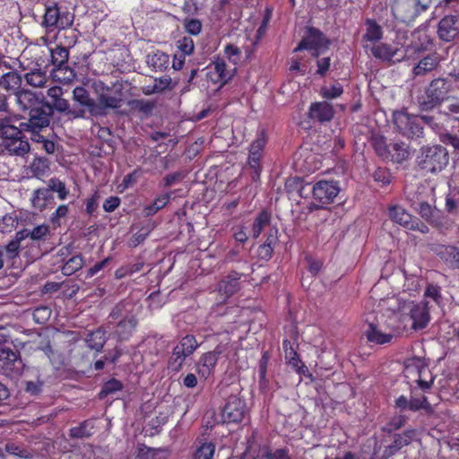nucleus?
Wrapping results in <instances>:
<instances>
[{"instance_id":"nucleus-1","label":"nucleus","mask_w":459,"mask_h":459,"mask_svg":"<svg viewBox=\"0 0 459 459\" xmlns=\"http://www.w3.org/2000/svg\"><path fill=\"white\" fill-rule=\"evenodd\" d=\"M218 394L225 399L221 417L226 424L240 423L247 415L248 409L244 399L239 397L241 386L238 383L221 382L217 387Z\"/></svg>"},{"instance_id":"nucleus-2","label":"nucleus","mask_w":459,"mask_h":459,"mask_svg":"<svg viewBox=\"0 0 459 459\" xmlns=\"http://www.w3.org/2000/svg\"><path fill=\"white\" fill-rule=\"evenodd\" d=\"M453 90L451 79L437 77L433 79L424 89L422 94L417 97V106L422 112L431 111L449 100Z\"/></svg>"},{"instance_id":"nucleus-3","label":"nucleus","mask_w":459,"mask_h":459,"mask_svg":"<svg viewBox=\"0 0 459 459\" xmlns=\"http://www.w3.org/2000/svg\"><path fill=\"white\" fill-rule=\"evenodd\" d=\"M449 163V153L440 144L424 145L417 156L419 168L426 172L436 174L444 170Z\"/></svg>"},{"instance_id":"nucleus-4","label":"nucleus","mask_w":459,"mask_h":459,"mask_svg":"<svg viewBox=\"0 0 459 459\" xmlns=\"http://www.w3.org/2000/svg\"><path fill=\"white\" fill-rule=\"evenodd\" d=\"M432 0H393L391 12L395 20L411 23L423 12H426Z\"/></svg>"},{"instance_id":"nucleus-5","label":"nucleus","mask_w":459,"mask_h":459,"mask_svg":"<svg viewBox=\"0 0 459 459\" xmlns=\"http://www.w3.org/2000/svg\"><path fill=\"white\" fill-rule=\"evenodd\" d=\"M393 123L395 130L408 139H418L424 135V128L418 115L397 110L393 113Z\"/></svg>"},{"instance_id":"nucleus-6","label":"nucleus","mask_w":459,"mask_h":459,"mask_svg":"<svg viewBox=\"0 0 459 459\" xmlns=\"http://www.w3.org/2000/svg\"><path fill=\"white\" fill-rule=\"evenodd\" d=\"M53 115L52 109L45 101L27 115H21L23 121L20 122V126L24 132L43 131L50 126Z\"/></svg>"},{"instance_id":"nucleus-7","label":"nucleus","mask_w":459,"mask_h":459,"mask_svg":"<svg viewBox=\"0 0 459 459\" xmlns=\"http://www.w3.org/2000/svg\"><path fill=\"white\" fill-rule=\"evenodd\" d=\"M199 344L194 335L187 334L173 348L168 361V368L173 372H178L187 357L192 355Z\"/></svg>"},{"instance_id":"nucleus-8","label":"nucleus","mask_w":459,"mask_h":459,"mask_svg":"<svg viewBox=\"0 0 459 459\" xmlns=\"http://www.w3.org/2000/svg\"><path fill=\"white\" fill-rule=\"evenodd\" d=\"M388 217L395 223L410 230H417L422 234L429 232V228L419 218L410 214L403 207L393 205L388 209Z\"/></svg>"},{"instance_id":"nucleus-9","label":"nucleus","mask_w":459,"mask_h":459,"mask_svg":"<svg viewBox=\"0 0 459 459\" xmlns=\"http://www.w3.org/2000/svg\"><path fill=\"white\" fill-rule=\"evenodd\" d=\"M340 190L341 188L337 181L319 180L313 186L312 195L315 201L325 205L333 203Z\"/></svg>"},{"instance_id":"nucleus-10","label":"nucleus","mask_w":459,"mask_h":459,"mask_svg":"<svg viewBox=\"0 0 459 459\" xmlns=\"http://www.w3.org/2000/svg\"><path fill=\"white\" fill-rule=\"evenodd\" d=\"M141 307L131 299H123L116 304L108 316L110 323L137 319L140 314Z\"/></svg>"},{"instance_id":"nucleus-11","label":"nucleus","mask_w":459,"mask_h":459,"mask_svg":"<svg viewBox=\"0 0 459 459\" xmlns=\"http://www.w3.org/2000/svg\"><path fill=\"white\" fill-rule=\"evenodd\" d=\"M411 206L420 215V217L432 226L438 227L442 224L441 212L428 202L417 198L416 200L408 197Z\"/></svg>"},{"instance_id":"nucleus-12","label":"nucleus","mask_w":459,"mask_h":459,"mask_svg":"<svg viewBox=\"0 0 459 459\" xmlns=\"http://www.w3.org/2000/svg\"><path fill=\"white\" fill-rule=\"evenodd\" d=\"M15 100L22 115H27L46 101L42 93L37 94L27 89L18 91Z\"/></svg>"},{"instance_id":"nucleus-13","label":"nucleus","mask_w":459,"mask_h":459,"mask_svg":"<svg viewBox=\"0 0 459 459\" xmlns=\"http://www.w3.org/2000/svg\"><path fill=\"white\" fill-rule=\"evenodd\" d=\"M329 45L330 40L325 37L321 30L315 27H309L307 28V37L300 40L294 52L321 48L327 49Z\"/></svg>"},{"instance_id":"nucleus-14","label":"nucleus","mask_w":459,"mask_h":459,"mask_svg":"<svg viewBox=\"0 0 459 459\" xmlns=\"http://www.w3.org/2000/svg\"><path fill=\"white\" fill-rule=\"evenodd\" d=\"M437 35L446 42L453 41L459 36V15H446L442 18L438 22Z\"/></svg>"},{"instance_id":"nucleus-15","label":"nucleus","mask_w":459,"mask_h":459,"mask_svg":"<svg viewBox=\"0 0 459 459\" xmlns=\"http://www.w3.org/2000/svg\"><path fill=\"white\" fill-rule=\"evenodd\" d=\"M0 362L7 373L18 374L22 371V362L18 351L0 344Z\"/></svg>"},{"instance_id":"nucleus-16","label":"nucleus","mask_w":459,"mask_h":459,"mask_svg":"<svg viewBox=\"0 0 459 459\" xmlns=\"http://www.w3.org/2000/svg\"><path fill=\"white\" fill-rule=\"evenodd\" d=\"M410 317L412 320V329H424L430 320L429 302L421 301L413 304L410 309Z\"/></svg>"},{"instance_id":"nucleus-17","label":"nucleus","mask_w":459,"mask_h":459,"mask_svg":"<svg viewBox=\"0 0 459 459\" xmlns=\"http://www.w3.org/2000/svg\"><path fill=\"white\" fill-rule=\"evenodd\" d=\"M333 115V106L326 101L312 103L308 110V117L319 123L331 121Z\"/></svg>"},{"instance_id":"nucleus-18","label":"nucleus","mask_w":459,"mask_h":459,"mask_svg":"<svg viewBox=\"0 0 459 459\" xmlns=\"http://www.w3.org/2000/svg\"><path fill=\"white\" fill-rule=\"evenodd\" d=\"M63 94L64 91L60 86H53L48 90L47 95L49 100H46V102L48 104L53 113L56 110L65 115L69 102L63 98Z\"/></svg>"},{"instance_id":"nucleus-19","label":"nucleus","mask_w":459,"mask_h":459,"mask_svg":"<svg viewBox=\"0 0 459 459\" xmlns=\"http://www.w3.org/2000/svg\"><path fill=\"white\" fill-rule=\"evenodd\" d=\"M73 100L74 102H80L87 106L88 113L91 117H100L101 114L100 108L97 106V102L90 97V93L84 87L77 86L74 89Z\"/></svg>"},{"instance_id":"nucleus-20","label":"nucleus","mask_w":459,"mask_h":459,"mask_svg":"<svg viewBox=\"0 0 459 459\" xmlns=\"http://www.w3.org/2000/svg\"><path fill=\"white\" fill-rule=\"evenodd\" d=\"M240 277L241 273L231 272L219 282L218 291L223 297V301L239 290Z\"/></svg>"},{"instance_id":"nucleus-21","label":"nucleus","mask_w":459,"mask_h":459,"mask_svg":"<svg viewBox=\"0 0 459 459\" xmlns=\"http://www.w3.org/2000/svg\"><path fill=\"white\" fill-rule=\"evenodd\" d=\"M370 50L374 57L383 61L394 62L395 57L396 61H401L404 57V54H399L398 48H393L386 43L375 44Z\"/></svg>"},{"instance_id":"nucleus-22","label":"nucleus","mask_w":459,"mask_h":459,"mask_svg":"<svg viewBox=\"0 0 459 459\" xmlns=\"http://www.w3.org/2000/svg\"><path fill=\"white\" fill-rule=\"evenodd\" d=\"M171 450L169 447H151L144 444H139L136 447V458L138 459H169Z\"/></svg>"},{"instance_id":"nucleus-23","label":"nucleus","mask_w":459,"mask_h":459,"mask_svg":"<svg viewBox=\"0 0 459 459\" xmlns=\"http://www.w3.org/2000/svg\"><path fill=\"white\" fill-rule=\"evenodd\" d=\"M0 147L3 153L19 157H23L30 152L29 143L22 140V137L13 140H3Z\"/></svg>"},{"instance_id":"nucleus-24","label":"nucleus","mask_w":459,"mask_h":459,"mask_svg":"<svg viewBox=\"0 0 459 459\" xmlns=\"http://www.w3.org/2000/svg\"><path fill=\"white\" fill-rule=\"evenodd\" d=\"M22 76L17 71H11L0 76V88L17 95L22 88Z\"/></svg>"},{"instance_id":"nucleus-25","label":"nucleus","mask_w":459,"mask_h":459,"mask_svg":"<svg viewBox=\"0 0 459 459\" xmlns=\"http://www.w3.org/2000/svg\"><path fill=\"white\" fill-rule=\"evenodd\" d=\"M440 61L437 53L429 54L419 61L412 73L414 76H424L428 73L434 71L438 66Z\"/></svg>"},{"instance_id":"nucleus-26","label":"nucleus","mask_w":459,"mask_h":459,"mask_svg":"<svg viewBox=\"0 0 459 459\" xmlns=\"http://www.w3.org/2000/svg\"><path fill=\"white\" fill-rule=\"evenodd\" d=\"M73 20L65 17V21L60 17L59 9L55 6H50L46 9L43 24L46 27L58 26L60 28H65L72 25Z\"/></svg>"},{"instance_id":"nucleus-27","label":"nucleus","mask_w":459,"mask_h":459,"mask_svg":"<svg viewBox=\"0 0 459 459\" xmlns=\"http://www.w3.org/2000/svg\"><path fill=\"white\" fill-rule=\"evenodd\" d=\"M414 437H415L414 429H408V430H405L404 432H403L402 434H396L394 436V442L385 448V455L386 456L394 455L401 448L408 446L412 441Z\"/></svg>"},{"instance_id":"nucleus-28","label":"nucleus","mask_w":459,"mask_h":459,"mask_svg":"<svg viewBox=\"0 0 459 459\" xmlns=\"http://www.w3.org/2000/svg\"><path fill=\"white\" fill-rule=\"evenodd\" d=\"M437 254L448 266L459 270V247L451 245L440 246Z\"/></svg>"},{"instance_id":"nucleus-29","label":"nucleus","mask_w":459,"mask_h":459,"mask_svg":"<svg viewBox=\"0 0 459 459\" xmlns=\"http://www.w3.org/2000/svg\"><path fill=\"white\" fill-rule=\"evenodd\" d=\"M123 105L122 99L113 96L107 91L99 94L97 106L100 108L101 114L100 117L107 115V109H117Z\"/></svg>"},{"instance_id":"nucleus-30","label":"nucleus","mask_w":459,"mask_h":459,"mask_svg":"<svg viewBox=\"0 0 459 459\" xmlns=\"http://www.w3.org/2000/svg\"><path fill=\"white\" fill-rule=\"evenodd\" d=\"M114 323L116 324L114 335L117 338L118 341L122 342L128 340L133 335L138 325V318L124 321L122 320Z\"/></svg>"},{"instance_id":"nucleus-31","label":"nucleus","mask_w":459,"mask_h":459,"mask_svg":"<svg viewBox=\"0 0 459 459\" xmlns=\"http://www.w3.org/2000/svg\"><path fill=\"white\" fill-rule=\"evenodd\" d=\"M382 26L374 19L367 18L365 20V33L362 37L363 40L369 42H378L383 39Z\"/></svg>"},{"instance_id":"nucleus-32","label":"nucleus","mask_w":459,"mask_h":459,"mask_svg":"<svg viewBox=\"0 0 459 459\" xmlns=\"http://www.w3.org/2000/svg\"><path fill=\"white\" fill-rule=\"evenodd\" d=\"M146 63L154 71H163L169 65V56L162 51H156L146 56Z\"/></svg>"},{"instance_id":"nucleus-33","label":"nucleus","mask_w":459,"mask_h":459,"mask_svg":"<svg viewBox=\"0 0 459 459\" xmlns=\"http://www.w3.org/2000/svg\"><path fill=\"white\" fill-rule=\"evenodd\" d=\"M26 83L33 88H44L48 81L47 73L41 69H32L23 77Z\"/></svg>"},{"instance_id":"nucleus-34","label":"nucleus","mask_w":459,"mask_h":459,"mask_svg":"<svg viewBox=\"0 0 459 459\" xmlns=\"http://www.w3.org/2000/svg\"><path fill=\"white\" fill-rule=\"evenodd\" d=\"M391 157L388 160H392L396 163H402L408 160L410 157L409 147L403 142H396L390 144Z\"/></svg>"},{"instance_id":"nucleus-35","label":"nucleus","mask_w":459,"mask_h":459,"mask_svg":"<svg viewBox=\"0 0 459 459\" xmlns=\"http://www.w3.org/2000/svg\"><path fill=\"white\" fill-rule=\"evenodd\" d=\"M53 194L48 186L47 188H39L35 190L31 201L34 207L42 211L47 207L49 202L53 201Z\"/></svg>"},{"instance_id":"nucleus-36","label":"nucleus","mask_w":459,"mask_h":459,"mask_svg":"<svg viewBox=\"0 0 459 459\" xmlns=\"http://www.w3.org/2000/svg\"><path fill=\"white\" fill-rule=\"evenodd\" d=\"M107 338L105 335V332L101 329H97L96 331L91 332L86 339L85 342L87 346L91 350H94L97 352L100 351L106 343Z\"/></svg>"},{"instance_id":"nucleus-37","label":"nucleus","mask_w":459,"mask_h":459,"mask_svg":"<svg viewBox=\"0 0 459 459\" xmlns=\"http://www.w3.org/2000/svg\"><path fill=\"white\" fill-rule=\"evenodd\" d=\"M366 336L369 342L377 344H385L393 339V334L383 333L374 324H369L366 331Z\"/></svg>"},{"instance_id":"nucleus-38","label":"nucleus","mask_w":459,"mask_h":459,"mask_svg":"<svg viewBox=\"0 0 459 459\" xmlns=\"http://www.w3.org/2000/svg\"><path fill=\"white\" fill-rule=\"evenodd\" d=\"M48 51L50 53L51 64L55 68L64 66L67 64L69 57L67 48L56 45L55 48H49Z\"/></svg>"},{"instance_id":"nucleus-39","label":"nucleus","mask_w":459,"mask_h":459,"mask_svg":"<svg viewBox=\"0 0 459 459\" xmlns=\"http://www.w3.org/2000/svg\"><path fill=\"white\" fill-rule=\"evenodd\" d=\"M49 164L50 162L47 158H35L30 165L31 175L37 178L47 176L50 170Z\"/></svg>"},{"instance_id":"nucleus-40","label":"nucleus","mask_w":459,"mask_h":459,"mask_svg":"<svg viewBox=\"0 0 459 459\" xmlns=\"http://www.w3.org/2000/svg\"><path fill=\"white\" fill-rule=\"evenodd\" d=\"M371 144L376 153L383 160H388L391 157L390 145L386 143V138L383 135H374L371 139Z\"/></svg>"},{"instance_id":"nucleus-41","label":"nucleus","mask_w":459,"mask_h":459,"mask_svg":"<svg viewBox=\"0 0 459 459\" xmlns=\"http://www.w3.org/2000/svg\"><path fill=\"white\" fill-rule=\"evenodd\" d=\"M271 214L267 211H262L254 220L252 225V237L257 238L262 231L270 225Z\"/></svg>"},{"instance_id":"nucleus-42","label":"nucleus","mask_w":459,"mask_h":459,"mask_svg":"<svg viewBox=\"0 0 459 459\" xmlns=\"http://www.w3.org/2000/svg\"><path fill=\"white\" fill-rule=\"evenodd\" d=\"M19 231L20 233H22V238L24 239L30 238L35 241L45 240L47 236L50 233L49 226L47 224L39 225L34 227L32 230L23 229Z\"/></svg>"},{"instance_id":"nucleus-43","label":"nucleus","mask_w":459,"mask_h":459,"mask_svg":"<svg viewBox=\"0 0 459 459\" xmlns=\"http://www.w3.org/2000/svg\"><path fill=\"white\" fill-rule=\"evenodd\" d=\"M52 76L55 81L66 84L74 81L76 74L67 65H65L64 66L54 68Z\"/></svg>"},{"instance_id":"nucleus-44","label":"nucleus","mask_w":459,"mask_h":459,"mask_svg":"<svg viewBox=\"0 0 459 459\" xmlns=\"http://www.w3.org/2000/svg\"><path fill=\"white\" fill-rule=\"evenodd\" d=\"M94 424L91 420L82 421L79 426L74 427L69 430V436L72 438L90 437L92 435Z\"/></svg>"},{"instance_id":"nucleus-45","label":"nucleus","mask_w":459,"mask_h":459,"mask_svg":"<svg viewBox=\"0 0 459 459\" xmlns=\"http://www.w3.org/2000/svg\"><path fill=\"white\" fill-rule=\"evenodd\" d=\"M423 410L426 414L431 415L434 413L432 405L428 401L427 396L421 395L420 397L411 396L410 398V411H417Z\"/></svg>"},{"instance_id":"nucleus-46","label":"nucleus","mask_w":459,"mask_h":459,"mask_svg":"<svg viewBox=\"0 0 459 459\" xmlns=\"http://www.w3.org/2000/svg\"><path fill=\"white\" fill-rule=\"evenodd\" d=\"M4 450L10 455L24 459H32L34 457V453L31 449H29L24 446L17 445L13 442H8L4 446Z\"/></svg>"},{"instance_id":"nucleus-47","label":"nucleus","mask_w":459,"mask_h":459,"mask_svg":"<svg viewBox=\"0 0 459 459\" xmlns=\"http://www.w3.org/2000/svg\"><path fill=\"white\" fill-rule=\"evenodd\" d=\"M84 259L82 255H76L71 257L62 267L64 275H72L75 272L82 268Z\"/></svg>"},{"instance_id":"nucleus-48","label":"nucleus","mask_w":459,"mask_h":459,"mask_svg":"<svg viewBox=\"0 0 459 459\" xmlns=\"http://www.w3.org/2000/svg\"><path fill=\"white\" fill-rule=\"evenodd\" d=\"M214 452L215 446L212 442H205L195 448L191 459H212Z\"/></svg>"},{"instance_id":"nucleus-49","label":"nucleus","mask_w":459,"mask_h":459,"mask_svg":"<svg viewBox=\"0 0 459 459\" xmlns=\"http://www.w3.org/2000/svg\"><path fill=\"white\" fill-rule=\"evenodd\" d=\"M170 199L169 194H165L161 196L156 198L153 203L150 205H147L143 209V213L146 217L152 216L156 212H158L160 209H162L169 203Z\"/></svg>"},{"instance_id":"nucleus-50","label":"nucleus","mask_w":459,"mask_h":459,"mask_svg":"<svg viewBox=\"0 0 459 459\" xmlns=\"http://www.w3.org/2000/svg\"><path fill=\"white\" fill-rule=\"evenodd\" d=\"M24 132L21 126H14L11 125H7L2 120V125L0 126V135L3 137V140H13L14 138L22 137V134Z\"/></svg>"},{"instance_id":"nucleus-51","label":"nucleus","mask_w":459,"mask_h":459,"mask_svg":"<svg viewBox=\"0 0 459 459\" xmlns=\"http://www.w3.org/2000/svg\"><path fill=\"white\" fill-rule=\"evenodd\" d=\"M88 108L87 106L81 104L80 102H74L73 105H68L65 116L71 119L87 118Z\"/></svg>"},{"instance_id":"nucleus-52","label":"nucleus","mask_w":459,"mask_h":459,"mask_svg":"<svg viewBox=\"0 0 459 459\" xmlns=\"http://www.w3.org/2000/svg\"><path fill=\"white\" fill-rule=\"evenodd\" d=\"M24 240L22 238V233L17 231L13 239H12L5 246L6 256L9 259H14L19 256L21 242Z\"/></svg>"},{"instance_id":"nucleus-53","label":"nucleus","mask_w":459,"mask_h":459,"mask_svg":"<svg viewBox=\"0 0 459 459\" xmlns=\"http://www.w3.org/2000/svg\"><path fill=\"white\" fill-rule=\"evenodd\" d=\"M214 72L217 74V81L221 82V84L227 83L232 77L231 71L227 69V65L224 60L218 59L213 63Z\"/></svg>"},{"instance_id":"nucleus-54","label":"nucleus","mask_w":459,"mask_h":459,"mask_svg":"<svg viewBox=\"0 0 459 459\" xmlns=\"http://www.w3.org/2000/svg\"><path fill=\"white\" fill-rule=\"evenodd\" d=\"M129 83L127 82H116L111 86H102V91H107L117 98H121L122 102L126 98V91H127Z\"/></svg>"},{"instance_id":"nucleus-55","label":"nucleus","mask_w":459,"mask_h":459,"mask_svg":"<svg viewBox=\"0 0 459 459\" xmlns=\"http://www.w3.org/2000/svg\"><path fill=\"white\" fill-rule=\"evenodd\" d=\"M269 352L264 351L262 355V358L259 360V368H258V376H259V385L262 389H264L268 385V380L266 378V371H267V364L269 361Z\"/></svg>"},{"instance_id":"nucleus-56","label":"nucleus","mask_w":459,"mask_h":459,"mask_svg":"<svg viewBox=\"0 0 459 459\" xmlns=\"http://www.w3.org/2000/svg\"><path fill=\"white\" fill-rule=\"evenodd\" d=\"M262 157V152H254L249 150V157H248V164L250 169L253 170L252 178L256 180L260 177V159Z\"/></svg>"},{"instance_id":"nucleus-57","label":"nucleus","mask_w":459,"mask_h":459,"mask_svg":"<svg viewBox=\"0 0 459 459\" xmlns=\"http://www.w3.org/2000/svg\"><path fill=\"white\" fill-rule=\"evenodd\" d=\"M48 186L49 187L51 193L56 192L58 194L59 199L61 200H65L69 194L65 183L56 178H51L48 181Z\"/></svg>"},{"instance_id":"nucleus-58","label":"nucleus","mask_w":459,"mask_h":459,"mask_svg":"<svg viewBox=\"0 0 459 459\" xmlns=\"http://www.w3.org/2000/svg\"><path fill=\"white\" fill-rule=\"evenodd\" d=\"M123 388V385L120 381L113 378L105 383L101 391L99 394L100 399H103L110 394H114Z\"/></svg>"},{"instance_id":"nucleus-59","label":"nucleus","mask_w":459,"mask_h":459,"mask_svg":"<svg viewBox=\"0 0 459 459\" xmlns=\"http://www.w3.org/2000/svg\"><path fill=\"white\" fill-rule=\"evenodd\" d=\"M343 92V87L337 82L331 87L324 86L320 90V94L324 99H335L340 97Z\"/></svg>"},{"instance_id":"nucleus-60","label":"nucleus","mask_w":459,"mask_h":459,"mask_svg":"<svg viewBox=\"0 0 459 459\" xmlns=\"http://www.w3.org/2000/svg\"><path fill=\"white\" fill-rule=\"evenodd\" d=\"M134 109L145 114L150 115L155 108V104L148 100H134L131 102Z\"/></svg>"},{"instance_id":"nucleus-61","label":"nucleus","mask_w":459,"mask_h":459,"mask_svg":"<svg viewBox=\"0 0 459 459\" xmlns=\"http://www.w3.org/2000/svg\"><path fill=\"white\" fill-rule=\"evenodd\" d=\"M217 361L218 358L212 351L204 353L200 359V363L205 368V372L207 374H210V372L214 368Z\"/></svg>"},{"instance_id":"nucleus-62","label":"nucleus","mask_w":459,"mask_h":459,"mask_svg":"<svg viewBox=\"0 0 459 459\" xmlns=\"http://www.w3.org/2000/svg\"><path fill=\"white\" fill-rule=\"evenodd\" d=\"M178 48L179 49L180 57H185L186 55L192 54L195 48L194 41L191 38L184 37L178 41Z\"/></svg>"},{"instance_id":"nucleus-63","label":"nucleus","mask_w":459,"mask_h":459,"mask_svg":"<svg viewBox=\"0 0 459 459\" xmlns=\"http://www.w3.org/2000/svg\"><path fill=\"white\" fill-rule=\"evenodd\" d=\"M282 345H283V349H284V351H285V359L293 367H298V364H299L298 354L294 351V349L291 347L290 342L288 341V340H285L283 342Z\"/></svg>"},{"instance_id":"nucleus-64","label":"nucleus","mask_w":459,"mask_h":459,"mask_svg":"<svg viewBox=\"0 0 459 459\" xmlns=\"http://www.w3.org/2000/svg\"><path fill=\"white\" fill-rule=\"evenodd\" d=\"M16 218L12 215H4L0 220V231L4 232H10L13 229H14L17 225Z\"/></svg>"}]
</instances>
